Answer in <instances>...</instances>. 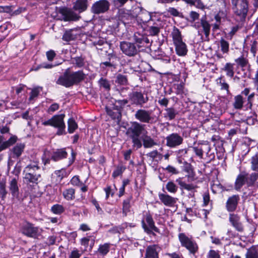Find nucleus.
<instances>
[{
	"label": "nucleus",
	"mask_w": 258,
	"mask_h": 258,
	"mask_svg": "<svg viewBox=\"0 0 258 258\" xmlns=\"http://www.w3.org/2000/svg\"><path fill=\"white\" fill-rule=\"evenodd\" d=\"M86 75L82 71L71 72L67 69L62 75L59 77L56 83L66 88H69L74 85H77L84 80Z\"/></svg>",
	"instance_id": "obj_1"
},
{
	"label": "nucleus",
	"mask_w": 258,
	"mask_h": 258,
	"mask_svg": "<svg viewBox=\"0 0 258 258\" xmlns=\"http://www.w3.org/2000/svg\"><path fill=\"white\" fill-rule=\"evenodd\" d=\"M25 179L30 182L37 183L41 180V170L38 162H33L28 164L24 169Z\"/></svg>",
	"instance_id": "obj_2"
},
{
	"label": "nucleus",
	"mask_w": 258,
	"mask_h": 258,
	"mask_svg": "<svg viewBox=\"0 0 258 258\" xmlns=\"http://www.w3.org/2000/svg\"><path fill=\"white\" fill-rule=\"evenodd\" d=\"M232 10L240 21H244L248 11L247 0H231Z\"/></svg>",
	"instance_id": "obj_3"
},
{
	"label": "nucleus",
	"mask_w": 258,
	"mask_h": 258,
	"mask_svg": "<svg viewBox=\"0 0 258 258\" xmlns=\"http://www.w3.org/2000/svg\"><path fill=\"white\" fill-rule=\"evenodd\" d=\"M178 239L181 245L186 248L190 254L194 255L198 252L199 246L192 237H188L185 233H180L178 234Z\"/></svg>",
	"instance_id": "obj_4"
},
{
	"label": "nucleus",
	"mask_w": 258,
	"mask_h": 258,
	"mask_svg": "<svg viewBox=\"0 0 258 258\" xmlns=\"http://www.w3.org/2000/svg\"><path fill=\"white\" fill-rule=\"evenodd\" d=\"M64 114L54 115L51 119L43 122L45 125H51L58 128L57 135H61L65 131V124L63 121Z\"/></svg>",
	"instance_id": "obj_5"
},
{
	"label": "nucleus",
	"mask_w": 258,
	"mask_h": 258,
	"mask_svg": "<svg viewBox=\"0 0 258 258\" xmlns=\"http://www.w3.org/2000/svg\"><path fill=\"white\" fill-rule=\"evenodd\" d=\"M110 6V3L107 0H99L92 5L91 11L96 15L104 14L108 11Z\"/></svg>",
	"instance_id": "obj_6"
},
{
	"label": "nucleus",
	"mask_w": 258,
	"mask_h": 258,
	"mask_svg": "<svg viewBox=\"0 0 258 258\" xmlns=\"http://www.w3.org/2000/svg\"><path fill=\"white\" fill-rule=\"evenodd\" d=\"M119 47L122 52L128 56H134L138 52L137 45L134 43L121 41L120 42Z\"/></svg>",
	"instance_id": "obj_7"
},
{
	"label": "nucleus",
	"mask_w": 258,
	"mask_h": 258,
	"mask_svg": "<svg viewBox=\"0 0 258 258\" xmlns=\"http://www.w3.org/2000/svg\"><path fill=\"white\" fill-rule=\"evenodd\" d=\"M21 230L23 234L29 237L36 238L39 235L38 228L29 222L23 224Z\"/></svg>",
	"instance_id": "obj_8"
},
{
	"label": "nucleus",
	"mask_w": 258,
	"mask_h": 258,
	"mask_svg": "<svg viewBox=\"0 0 258 258\" xmlns=\"http://www.w3.org/2000/svg\"><path fill=\"white\" fill-rule=\"evenodd\" d=\"M73 9L64 8L59 10V13L62 17L64 21H76L81 18V16L77 14Z\"/></svg>",
	"instance_id": "obj_9"
},
{
	"label": "nucleus",
	"mask_w": 258,
	"mask_h": 258,
	"mask_svg": "<svg viewBox=\"0 0 258 258\" xmlns=\"http://www.w3.org/2000/svg\"><path fill=\"white\" fill-rule=\"evenodd\" d=\"M166 145L170 148H174L180 145L183 142V138L177 133H172L166 138Z\"/></svg>",
	"instance_id": "obj_10"
},
{
	"label": "nucleus",
	"mask_w": 258,
	"mask_h": 258,
	"mask_svg": "<svg viewBox=\"0 0 258 258\" xmlns=\"http://www.w3.org/2000/svg\"><path fill=\"white\" fill-rule=\"evenodd\" d=\"M143 126L138 122H134L127 129L126 134L130 137H139L141 134H144Z\"/></svg>",
	"instance_id": "obj_11"
},
{
	"label": "nucleus",
	"mask_w": 258,
	"mask_h": 258,
	"mask_svg": "<svg viewBox=\"0 0 258 258\" xmlns=\"http://www.w3.org/2000/svg\"><path fill=\"white\" fill-rule=\"evenodd\" d=\"M130 98L132 102L136 104H142L148 100L147 95H144L141 92L134 91L130 95Z\"/></svg>",
	"instance_id": "obj_12"
},
{
	"label": "nucleus",
	"mask_w": 258,
	"mask_h": 258,
	"mask_svg": "<svg viewBox=\"0 0 258 258\" xmlns=\"http://www.w3.org/2000/svg\"><path fill=\"white\" fill-rule=\"evenodd\" d=\"M192 26L196 29H198L202 26L205 36L207 38L209 37L211 30V25L206 20V16H203L201 18L200 23H195V24L192 25Z\"/></svg>",
	"instance_id": "obj_13"
},
{
	"label": "nucleus",
	"mask_w": 258,
	"mask_h": 258,
	"mask_svg": "<svg viewBox=\"0 0 258 258\" xmlns=\"http://www.w3.org/2000/svg\"><path fill=\"white\" fill-rule=\"evenodd\" d=\"M88 6V0H75L73 3V9L79 13H81L87 10Z\"/></svg>",
	"instance_id": "obj_14"
},
{
	"label": "nucleus",
	"mask_w": 258,
	"mask_h": 258,
	"mask_svg": "<svg viewBox=\"0 0 258 258\" xmlns=\"http://www.w3.org/2000/svg\"><path fill=\"white\" fill-rule=\"evenodd\" d=\"M146 222L148 224V226L145 224L144 221H142V226L146 231L154 230L155 232H158V228L155 226L154 222L152 216L150 214H146L145 215Z\"/></svg>",
	"instance_id": "obj_15"
},
{
	"label": "nucleus",
	"mask_w": 258,
	"mask_h": 258,
	"mask_svg": "<svg viewBox=\"0 0 258 258\" xmlns=\"http://www.w3.org/2000/svg\"><path fill=\"white\" fill-rule=\"evenodd\" d=\"M239 200L240 198L238 195H233L229 197L227 201L226 205L227 210L229 212L234 211L237 208Z\"/></svg>",
	"instance_id": "obj_16"
},
{
	"label": "nucleus",
	"mask_w": 258,
	"mask_h": 258,
	"mask_svg": "<svg viewBox=\"0 0 258 258\" xmlns=\"http://www.w3.org/2000/svg\"><path fill=\"white\" fill-rule=\"evenodd\" d=\"M229 220L235 229L239 232L243 231V227L240 222V217L235 214H230Z\"/></svg>",
	"instance_id": "obj_17"
},
{
	"label": "nucleus",
	"mask_w": 258,
	"mask_h": 258,
	"mask_svg": "<svg viewBox=\"0 0 258 258\" xmlns=\"http://www.w3.org/2000/svg\"><path fill=\"white\" fill-rule=\"evenodd\" d=\"M159 198L161 202L166 206L173 207L176 203L177 199L167 194H159Z\"/></svg>",
	"instance_id": "obj_18"
},
{
	"label": "nucleus",
	"mask_w": 258,
	"mask_h": 258,
	"mask_svg": "<svg viewBox=\"0 0 258 258\" xmlns=\"http://www.w3.org/2000/svg\"><path fill=\"white\" fill-rule=\"evenodd\" d=\"M247 176L248 174L244 172H241L237 176L235 181V189L236 190L240 189L245 182H247Z\"/></svg>",
	"instance_id": "obj_19"
},
{
	"label": "nucleus",
	"mask_w": 258,
	"mask_h": 258,
	"mask_svg": "<svg viewBox=\"0 0 258 258\" xmlns=\"http://www.w3.org/2000/svg\"><path fill=\"white\" fill-rule=\"evenodd\" d=\"M68 155L65 149H60L54 152L51 156V159L54 161H57L63 158H66Z\"/></svg>",
	"instance_id": "obj_20"
},
{
	"label": "nucleus",
	"mask_w": 258,
	"mask_h": 258,
	"mask_svg": "<svg viewBox=\"0 0 258 258\" xmlns=\"http://www.w3.org/2000/svg\"><path fill=\"white\" fill-rule=\"evenodd\" d=\"M25 145L23 144H17L11 150V156L12 158H19L24 151Z\"/></svg>",
	"instance_id": "obj_21"
},
{
	"label": "nucleus",
	"mask_w": 258,
	"mask_h": 258,
	"mask_svg": "<svg viewBox=\"0 0 258 258\" xmlns=\"http://www.w3.org/2000/svg\"><path fill=\"white\" fill-rule=\"evenodd\" d=\"M175 50L177 55L179 56H184L186 54L187 49L184 42L182 41L174 44Z\"/></svg>",
	"instance_id": "obj_22"
},
{
	"label": "nucleus",
	"mask_w": 258,
	"mask_h": 258,
	"mask_svg": "<svg viewBox=\"0 0 258 258\" xmlns=\"http://www.w3.org/2000/svg\"><path fill=\"white\" fill-rule=\"evenodd\" d=\"M10 190L13 197L17 198L19 195V188L18 186L17 180L14 178L10 182Z\"/></svg>",
	"instance_id": "obj_23"
},
{
	"label": "nucleus",
	"mask_w": 258,
	"mask_h": 258,
	"mask_svg": "<svg viewBox=\"0 0 258 258\" xmlns=\"http://www.w3.org/2000/svg\"><path fill=\"white\" fill-rule=\"evenodd\" d=\"M145 258H158L156 245H150L147 247Z\"/></svg>",
	"instance_id": "obj_24"
},
{
	"label": "nucleus",
	"mask_w": 258,
	"mask_h": 258,
	"mask_svg": "<svg viewBox=\"0 0 258 258\" xmlns=\"http://www.w3.org/2000/svg\"><path fill=\"white\" fill-rule=\"evenodd\" d=\"M69 174V172L68 173L65 169L62 168L55 171L53 176V178H55L56 182L59 183L64 177H67Z\"/></svg>",
	"instance_id": "obj_25"
},
{
	"label": "nucleus",
	"mask_w": 258,
	"mask_h": 258,
	"mask_svg": "<svg viewBox=\"0 0 258 258\" xmlns=\"http://www.w3.org/2000/svg\"><path fill=\"white\" fill-rule=\"evenodd\" d=\"M171 35L172 36L174 44L182 41L181 32L177 28L174 27L171 33Z\"/></svg>",
	"instance_id": "obj_26"
},
{
	"label": "nucleus",
	"mask_w": 258,
	"mask_h": 258,
	"mask_svg": "<svg viewBox=\"0 0 258 258\" xmlns=\"http://www.w3.org/2000/svg\"><path fill=\"white\" fill-rule=\"evenodd\" d=\"M62 196L67 201L73 200L75 198V190L73 188L66 189L62 192Z\"/></svg>",
	"instance_id": "obj_27"
},
{
	"label": "nucleus",
	"mask_w": 258,
	"mask_h": 258,
	"mask_svg": "<svg viewBox=\"0 0 258 258\" xmlns=\"http://www.w3.org/2000/svg\"><path fill=\"white\" fill-rule=\"evenodd\" d=\"M234 63L227 62L222 69V70L226 72V75L228 77L232 78L234 76Z\"/></svg>",
	"instance_id": "obj_28"
},
{
	"label": "nucleus",
	"mask_w": 258,
	"mask_h": 258,
	"mask_svg": "<svg viewBox=\"0 0 258 258\" xmlns=\"http://www.w3.org/2000/svg\"><path fill=\"white\" fill-rule=\"evenodd\" d=\"M176 181L180 186L181 189H185L188 191L195 190L197 186L193 184H187L185 182L181 180L180 178L177 179Z\"/></svg>",
	"instance_id": "obj_29"
},
{
	"label": "nucleus",
	"mask_w": 258,
	"mask_h": 258,
	"mask_svg": "<svg viewBox=\"0 0 258 258\" xmlns=\"http://www.w3.org/2000/svg\"><path fill=\"white\" fill-rule=\"evenodd\" d=\"M42 90V88L37 87L32 89L29 98L30 103H33L35 99L38 97L40 92Z\"/></svg>",
	"instance_id": "obj_30"
},
{
	"label": "nucleus",
	"mask_w": 258,
	"mask_h": 258,
	"mask_svg": "<svg viewBox=\"0 0 258 258\" xmlns=\"http://www.w3.org/2000/svg\"><path fill=\"white\" fill-rule=\"evenodd\" d=\"M132 200V197L130 196L126 198L123 202L122 204V213L124 216H126L127 214L130 212L131 207V202Z\"/></svg>",
	"instance_id": "obj_31"
},
{
	"label": "nucleus",
	"mask_w": 258,
	"mask_h": 258,
	"mask_svg": "<svg viewBox=\"0 0 258 258\" xmlns=\"http://www.w3.org/2000/svg\"><path fill=\"white\" fill-rule=\"evenodd\" d=\"M142 140L143 146L145 148H151L157 144L153 139L148 136H144Z\"/></svg>",
	"instance_id": "obj_32"
},
{
	"label": "nucleus",
	"mask_w": 258,
	"mask_h": 258,
	"mask_svg": "<svg viewBox=\"0 0 258 258\" xmlns=\"http://www.w3.org/2000/svg\"><path fill=\"white\" fill-rule=\"evenodd\" d=\"M219 47L223 54H227L229 51V43L223 38H221L219 41Z\"/></svg>",
	"instance_id": "obj_33"
},
{
	"label": "nucleus",
	"mask_w": 258,
	"mask_h": 258,
	"mask_svg": "<svg viewBox=\"0 0 258 258\" xmlns=\"http://www.w3.org/2000/svg\"><path fill=\"white\" fill-rule=\"evenodd\" d=\"M72 63L78 68L83 67L85 64V58L82 56H76L72 58Z\"/></svg>",
	"instance_id": "obj_34"
},
{
	"label": "nucleus",
	"mask_w": 258,
	"mask_h": 258,
	"mask_svg": "<svg viewBox=\"0 0 258 258\" xmlns=\"http://www.w3.org/2000/svg\"><path fill=\"white\" fill-rule=\"evenodd\" d=\"M186 4L190 5V6H195L198 9L204 10L206 8L204 3L201 0H182Z\"/></svg>",
	"instance_id": "obj_35"
},
{
	"label": "nucleus",
	"mask_w": 258,
	"mask_h": 258,
	"mask_svg": "<svg viewBox=\"0 0 258 258\" xmlns=\"http://www.w3.org/2000/svg\"><path fill=\"white\" fill-rule=\"evenodd\" d=\"M136 117L141 121L152 123L154 118L149 115V114H135Z\"/></svg>",
	"instance_id": "obj_36"
},
{
	"label": "nucleus",
	"mask_w": 258,
	"mask_h": 258,
	"mask_svg": "<svg viewBox=\"0 0 258 258\" xmlns=\"http://www.w3.org/2000/svg\"><path fill=\"white\" fill-rule=\"evenodd\" d=\"M158 103L163 108H165V109L168 111V113H174V109L172 108H168V100L165 98H160L158 101Z\"/></svg>",
	"instance_id": "obj_37"
},
{
	"label": "nucleus",
	"mask_w": 258,
	"mask_h": 258,
	"mask_svg": "<svg viewBox=\"0 0 258 258\" xmlns=\"http://www.w3.org/2000/svg\"><path fill=\"white\" fill-rule=\"evenodd\" d=\"M51 211L54 214L60 215L65 211L64 207L60 204H55L51 207Z\"/></svg>",
	"instance_id": "obj_38"
},
{
	"label": "nucleus",
	"mask_w": 258,
	"mask_h": 258,
	"mask_svg": "<svg viewBox=\"0 0 258 258\" xmlns=\"http://www.w3.org/2000/svg\"><path fill=\"white\" fill-rule=\"evenodd\" d=\"M243 98L241 95H238L234 97L233 106L236 109L242 108L243 104Z\"/></svg>",
	"instance_id": "obj_39"
},
{
	"label": "nucleus",
	"mask_w": 258,
	"mask_h": 258,
	"mask_svg": "<svg viewBox=\"0 0 258 258\" xmlns=\"http://www.w3.org/2000/svg\"><path fill=\"white\" fill-rule=\"evenodd\" d=\"M251 169L258 172V152L252 156L250 159Z\"/></svg>",
	"instance_id": "obj_40"
},
{
	"label": "nucleus",
	"mask_w": 258,
	"mask_h": 258,
	"mask_svg": "<svg viewBox=\"0 0 258 258\" xmlns=\"http://www.w3.org/2000/svg\"><path fill=\"white\" fill-rule=\"evenodd\" d=\"M110 244L108 243H105L103 244L99 245L98 249V252L102 255H105L109 252L110 249Z\"/></svg>",
	"instance_id": "obj_41"
},
{
	"label": "nucleus",
	"mask_w": 258,
	"mask_h": 258,
	"mask_svg": "<svg viewBox=\"0 0 258 258\" xmlns=\"http://www.w3.org/2000/svg\"><path fill=\"white\" fill-rule=\"evenodd\" d=\"M187 154V150L186 149L179 150L176 152L177 161L179 163L181 164L184 162V157Z\"/></svg>",
	"instance_id": "obj_42"
},
{
	"label": "nucleus",
	"mask_w": 258,
	"mask_h": 258,
	"mask_svg": "<svg viewBox=\"0 0 258 258\" xmlns=\"http://www.w3.org/2000/svg\"><path fill=\"white\" fill-rule=\"evenodd\" d=\"M115 82L120 85H127L128 84L127 76L120 74L117 75Z\"/></svg>",
	"instance_id": "obj_43"
},
{
	"label": "nucleus",
	"mask_w": 258,
	"mask_h": 258,
	"mask_svg": "<svg viewBox=\"0 0 258 258\" xmlns=\"http://www.w3.org/2000/svg\"><path fill=\"white\" fill-rule=\"evenodd\" d=\"M200 19V14L195 11H192L189 12L188 18L187 20L190 23H196V21L199 20Z\"/></svg>",
	"instance_id": "obj_44"
},
{
	"label": "nucleus",
	"mask_w": 258,
	"mask_h": 258,
	"mask_svg": "<svg viewBox=\"0 0 258 258\" xmlns=\"http://www.w3.org/2000/svg\"><path fill=\"white\" fill-rule=\"evenodd\" d=\"M217 83L219 84L221 90H225L227 94L230 93L229 90V85L226 82L225 80L223 79V77H220L217 79Z\"/></svg>",
	"instance_id": "obj_45"
},
{
	"label": "nucleus",
	"mask_w": 258,
	"mask_h": 258,
	"mask_svg": "<svg viewBox=\"0 0 258 258\" xmlns=\"http://www.w3.org/2000/svg\"><path fill=\"white\" fill-rule=\"evenodd\" d=\"M6 180L5 178L0 179V194L3 199H4L7 195V191L6 189Z\"/></svg>",
	"instance_id": "obj_46"
},
{
	"label": "nucleus",
	"mask_w": 258,
	"mask_h": 258,
	"mask_svg": "<svg viewBox=\"0 0 258 258\" xmlns=\"http://www.w3.org/2000/svg\"><path fill=\"white\" fill-rule=\"evenodd\" d=\"M98 83L100 87L103 88L105 90L108 91L110 90V84L107 79L101 78L99 80Z\"/></svg>",
	"instance_id": "obj_47"
},
{
	"label": "nucleus",
	"mask_w": 258,
	"mask_h": 258,
	"mask_svg": "<svg viewBox=\"0 0 258 258\" xmlns=\"http://www.w3.org/2000/svg\"><path fill=\"white\" fill-rule=\"evenodd\" d=\"M166 188L168 192L175 194L178 189V186L173 182L169 181L166 185Z\"/></svg>",
	"instance_id": "obj_48"
},
{
	"label": "nucleus",
	"mask_w": 258,
	"mask_h": 258,
	"mask_svg": "<svg viewBox=\"0 0 258 258\" xmlns=\"http://www.w3.org/2000/svg\"><path fill=\"white\" fill-rule=\"evenodd\" d=\"M185 164L183 166V171L187 173L188 177H193L195 175L193 168L190 164L184 162Z\"/></svg>",
	"instance_id": "obj_49"
},
{
	"label": "nucleus",
	"mask_w": 258,
	"mask_h": 258,
	"mask_svg": "<svg viewBox=\"0 0 258 258\" xmlns=\"http://www.w3.org/2000/svg\"><path fill=\"white\" fill-rule=\"evenodd\" d=\"M78 127V125L75 120L70 118L68 120V131L69 133H73Z\"/></svg>",
	"instance_id": "obj_50"
},
{
	"label": "nucleus",
	"mask_w": 258,
	"mask_h": 258,
	"mask_svg": "<svg viewBox=\"0 0 258 258\" xmlns=\"http://www.w3.org/2000/svg\"><path fill=\"white\" fill-rule=\"evenodd\" d=\"M147 31L150 35L156 36L160 32V28L155 26H149Z\"/></svg>",
	"instance_id": "obj_51"
},
{
	"label": "nucleus",
	"mask_w": 258,
	"mask_h": 258,
	"mask_svg": "<svg viewBox=\"0 0 258 258\" xmlns=\"http://www.w3.org/2000/svg\"><path fill=\"white\" fill-rule=\"evenodd\" d=\"M235 61L238 66L242 68L245 67L248 63L247 59L243 56L235 59Z\"/></svg>",
	"instance_id": "obj_52"
},
{
	"label": "nucleus",
	"mask_w": 258,
	"mask_h": 258,
	"mask_svg": "<svg viewBox=\"0 0 258 258\" xmlns=\"http://www.w3.org/2000/svg\"><path fill=\"white\" fill-rule=\"evenodd\" d=\"M257 179L258 173H252L249 177L247 176V183L249 185L253 184Z\"/></svg>",
	"instance_id": "obj_53"
},
{
	"label": "nucleus",
	"mask_w": 258,
	"mask_h": 258,
	"mask_svg": "<svg viewBox=\"0 0 258 258\" xmlns=\"http://www.w3.org/2000/svg\"><path fill=\"white\" fill-rule=\"evenodd\" d=\"M202 148V152L203 154H206L207 156H209V153L211 151V147L209 143H205L200 144Z\"/></svg>",
	"instance_id": "obj_54"
},
{
	"label": "nucleus",
	"mask_w": 258,
	"mask_h": 258,
	"mask_svg": "<svg viewBox=\"0 0 258 258\" xmlns=\"http://www.w3.org/2000/svg\"><path fill=\"white\" fill-rule=\"evenodd\" d=\"M74 39V36L73 35L72 31H66L62 36V39L66 41H70Z\"/></svg>",
	"instance_id": "obj_55"
},
{
	"label": "nucleus",
	"mask_w": 258,
	"mask_h": 258,
	"mask_svg": "<svg viewBox=\"0 0 258 258\" xmlns=\"http://www.w3.org/2000/svg\"><path fill=\"white\" fill-rule=\"evenodd\" d=\"M185 93L184 84L180 83L177 84L176 87V94L177 95H183Z\"/></svg>",
	"instance_id": "obj_56"
},
{
	"label": "nucleus",
	"mask_w": 258,
	"mask_h": 258,
	"mask_svg": "<svg viewBox=\"0 0 258 258\" xmlns=\"http://www.w3.org/2000/svg\"><path fill=\"white\" fill-rule=\"evenodd\" d=\"M119 93L120 96H121L123 97H126L128 95L130 96V94H131L130 93V88L129 87H122L121 88H120V90H119Z\"/></svg>",
	"instance_id": "obj_57"
},
{
	"label": "nucleus",
	"mask_w": 258,
	"mask_h": 258,
	"mask_svg": "<svg viewBox=\"0 0 258 258\" xmlns=\"http://www.w3.org/2000/svg\"><path fill=\"white\" fill-rule=\"evenodd\" d=\"M125 168L123 166H118L116 168V169L113 172L112 176L114 178H115L120 175H121L122 172L125 170Z\"/></svg>",
	"instance_id": "obj_58"
},
{
	"label": "nucleus",
	"mask_w": 258,
	"mask_h": 258,
	"mask_svg": "<svg viewBox=\"0 0 258 258\" xmlns=\"http://www.w3.org/2000/svg\"><path fill=\"white\" fill-rule=\"evenodd\" d=\"M139 137H131L130 138L132 139L134 146L136 147L137 149L140 148L142 146V143L140 140Z\"/></svg>",
	"instance_id": "obj_59"
},
{
	"label": "nucleus",
	"mask_w": 258,
	"mask_h": 258,
	"mask_svg": "<svg viewBox=\"0 0 258 258\" xmlns=\"http://www.w3.org/2000/svg\"><path fill=\"white\" fill-rule=\"evenodd\" d=\"M241 28L239 25H235L231 28V31L228 33V36L231 39L236 33Z\"/></svg>",
	"instance_id": "obj_60"
},
{
	"label": "nucleus",
	"mask_w": 258,
	"mask_h": 258,
	"mask_svg": "<svg viewBox=\"0 0 258 258\" xmlns=\"http://www.w3.org/2000/svg\"><path fill=\"white\" fill-rule=\"evenodd\" d=\"M133 39L136 43L140 44L142 43L145 40V38L139 33H135Z\"/></svg>",
	"instance_id": "obj_61"
},
{
	"label": "nucleus",
	"mask_w": 258,
	"mask_h": 258,
	"mask_svg": "<svg viewBox=\"0 0 258 258\" xmlns=\"http://www.w3.org/2000/svg\"><path fill=\"white\" fill-rule=\"evenodd\" d=\"M128 0H113V4L116 8L123 7Z\"/></svg>",
	"instance_id": "obj_62"
},
{
	"label": "nucleus",
	"mask_w": 258,
	"mask_h": 258,
	"mask_svg": "<svg viewBox=\"0 0 258 258\" xmlns=\"http://www.w3.org/2000/svg\"><path fill=\"white\" fill-rule=\"evenodd\" d=\"M50 156V152L48 151L45 150L44 152L43 155L42 156V157L43 163L45 165L49 163Z\"/></svg>",
	"instance_id": "obj_63"
},
{
	"label": "nucleus",
	"mask_w": 258,
	"mask_h": 258,
	"mask_svg": "<svg viewBox=\"0 0 258 258\" xmlns=\"http://www.w3.org/2000/svg\"><path fill=\"white\" fill-rule=\"evenodd\" d=\"M245 258H258V253L254 250H248L246 255Z\"/></svg>",
	"instance_id": "obj_64"
}]
</instances>
